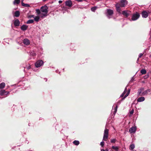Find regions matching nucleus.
I'll list each match as a JSON object with an SVG mask.
<instances>
[{
	"label": "nucleus",
	"instance_id": "nucleus-7",
	"mask_svg": "<svg viewBox=\"0 0 151 151\" xmlns=\"http://www.w3.org/2000/svg\"><path fill=\"white\" fill-rule=\"evenodd\" d=\"M9 91H6L4 89L0 91V95L1 96L6 95L9 94Z\"/></svg>",
	"mask_w": 151,
	"mask_h": 151
},
{
	"label": "nucleus",
	"instance_id": "nucleus-56",
	"mask_svg": "<svg viewBox=\"0 0 151 151\" xmlns=\"http://www.w3.org/2000/svg\"><path fill=\"white\" fill-rule=\"evenodd\" d=\"M64 68H63V71H64Z\"/></svg>",
	"mask_w": 151,
	"mask_h": 151
},
{
	"label": "nucleus",
	"instance_id": "nucleus-6",
	"mask_svg": "<svg viewBox=\"0 0 151 151\" xmlns=\"http://www.w3.org/2000/svg\"><path fill=\"white\" fill-rule=\"evenodd\" d=\"M137 130V127L136 126L132 127L129 129V132L130 133H135Z\"/></svg>",
	"mask_w": 151,
	"mask_h": 151
},
{
	"label": "nucleus",
	"instance_id": "nucleus-44",
	"mask_svg": "<svg viewBox=\"0 0 151 151\" xmlns=\"http://www.w3.org/2000/svg\"><path fill=\"white\" fill-rule=\"evenodd\" d=\"M117 106H116L114 108V110L115 112H116L117 111Z\"/></svg>",
	"mask_w": 151,
	"mask_h": 151
},
{
	"label": "nucleus",
	"instance_id": "nucleus-58",
	"mask_svg": "<svg viewBox=\"0 0 151 151\" xmlns=\"http://www.w3.org/2000/svg\"><path fill=\"white\" fill-rule=\"evenodd\" d=\"M72 45H74L73 44H71Z\"/></svg>",
	"mask_w": 151,
	"mask_h": 151
},
{
	"label": "nucleus",
	"instance_id": "nucleus-27",
	"mask_svg": "<svg viewBox=\"0 0 151 151\" xmlns=\"http://www.w3.org/2000/svg\"><path fill=\"white\" fill-rule=\"evenodd\" d=\"M34 20L36 22H37L39 21L40 18L39 16H36L35 17H34Z\"/></svg>",
	"mask_w": 151,
	"mask_h": 151
},
{
	"label": "nucleus",
	"instance_id": "nucleus-26",
	"mask_svg": "<svg viewBox=\"0 0 151 151\" xmlns=\"http://www.w3.org/2000/svg\"><path fill=\"white\" fill-rule=\"evenodd\" d=\"M34 20L33 19H29L27 21L26 23L27 24L32 23L34 22Z\"/></svg>",
	"mask_w": 151,
	"mask_h": 151
},
{
	"label": "nucleus",
	"instance_id": "nucleus-16",
	"mask_svg": "<svg viewBox=\"0 0 151 151\" xmlns=\"http://www.w3.org/2000/svg\"><path fill=\"white\" fill-rule=\"evenodd\" d=\"M37 51L40 54H42L43 53V49L41 47H39L38 48Z\"/></svg>",
	"mask_w": 151,
	"mask_h": 151
},
{
	"label": "nucleus",
	"instance_id": "nucleus-31",
	"mask_svg": "<svg viewBox=\"0 0 151 151\" xmlns=\"http://www.w3.org/2000/svg\"><path fill=\"white\" fill-rule=\"evenodd\" d=\"M36 12L38 15H40L41 13L39 9H37L36 10Z\"/></svg>",
	"mask_w": 151,
	"mask_h": 151
},
{
	"label": "nucleus",
	"instance_id": "nucleus-3",
	"mask_svg": "<svg viewBox=\"0 0 151 151\" xmlns=\"http://www.w3.org/2000/svg\"><path fill=\"white\" fill-rule=\"evenodd\" d=\"M48 7L46 5L43 6L41 7L40 8L41 11L42 12H44L45 13V14H43V16H47L46 14H47L48 12Z\"/></svg>",
	"mask_w": 151,
	"mask_h": 151
},
{
	"label": "nucleus",
	"instance_id": "nucleus-46",
	"mask_svg": "<svg viewBox=\"0 0 151 151\" xmlns=\"http://www.w3.org/2000/svg\"><path fill=\"white\" fill-rule=\"evenodd\" d=\"M62 1L61 0H59L58 1V2L59 4H61L62 3Z\"/></svg>",
	"mask_w": 151,
	"mask_h": 151
},
{
	"label": "nucleus",
	"instance_id": "nucleus-40",
	"mask_svg": "<svg viewBox=\"0 0 151 151\" xmlns=\"http://www.w3.org/2000/svg\"><path fill=\"white\" fill-rule=\"evenodd\" d=\"M139 90L142 92V91H144V89L143 88H140L139 89Z\"/></svg>",
	"mask_w": 151,
	"mask_h": 151
},
{
	"label": "nucleus",
	"instance_id": "nucleus-20",
	"mask_svg": "<svg viewBox=\"0 0 151 151\" xmlns=\"http://www.w3.org/2000/svg\"><path fill=\"white\" fill-rule=\"evenodd\" d=\"M98 8V7L97 6H94L92 7L91 8V10L92 12H94Z\"/></svg>",
	"mask_w": 151,
	"mask_h": 151
},
{
	"label": "nucleus",
	"instance_id": "nucleus-9",
	"mask_svg": "<svg viewBox=\"0 0 151 151\" xmlns=\"http://www.w3.org/2000/svg\"><path fill=\"white\" fill-rule=\"evenodd\" d=\"M65 3L66 6L70 7H71L72 6V1L70 0H68L65 1Z\"/></svg>",
	"mask_w": 151,
	"mask_h": 151
},
{
	"label": "nucleus",
	"instance_id": "nucleus-4",
	"mask_svg": "<svg viewBox=\"0 0 151 151\" xmlns=\"http://www.w3.org/2000/svg\"><path fill=\"white\" fill-rule=\"evenodd\" d=\"M43 64L44 62L43 61L40 60L36 61L35 63V65L36 68H38L43 65Z\"/></svg>",
	"mask_w": 151,
	"mask_h": 151
},
{
	"label": "nucleus",
	"instance_id": "nucleus-57",
	"mask_svg": "<svg viewBox=\"0 0 151 151\" xmlns=\"http://www.w3.org/2000/svg\"><path fill=\"white\" fill-rule=\"evenodd\" d=\"M34 70V71H36V70Z\"/></svg>",
	"mask_w": 151,
	"mask_h": 151
},
{
	"label": "nucleus",
	"instance_id": "nucleus-34",
	"mask_svg": "<svg viewBox=\"0 0 151 151\" xmlns=\"http://www.w3.org/2000/svg\"><path fill=\"white\" fill-rule=\"evenodd\" d=\"M116 11L118 12H119V13H120L121 10L120 9V7H117L116 8Z\"/></svg>",
	"mask_w": 151,
	"mask_h": 151
},
{
	"label": "nucleus",
	"instance_id": "nucleus-33",
	"mask_svg": "<svg viewBox=\"0 0 151 151\" xmlns=\"http://www.w3.org/2000/svg\"><path fill=\"white\" fill-rule=\"evenodd\" d=\"M116 141V139H111L110 142L111 143H115Z\"/></svg>",
	"mask_w": 151,
	"mask_h": 151
},
{
	"label": "nucleus",
	"instance_id": "nucleus-37",
	"mask_svg": "<svg viewBox=\"0 0 151 151\" xmlns=\"http://www.w3.org/2000/svg\"><path fill=\"white\" fill-rule=\"evenodd\" d=\"M120 4H119L118 3H117L115 5V6H116V8L118 7H120Z\"/></svg>",
	"mask_w": 151,
	"mask_h": 151
},
{
	"label": "nucleus",
	"instance_id": "nucleus-41",
	"mask_svg": "<svg viewBox=\"0 0 151 151\" xmlns=\"http://www.w3.org/2000/svg\"><path fill=\"white\" fill-rule=\"evenodd\" d=\"M75 1H77L78 2H82L83 1H85V0H75Z\"/></svg>",
	"mask_w": 151,
	"mask_h": 151
},
{
	"label": "nucleus",
	"instance_id": "nucleus-42",
	"mask_svg": "<svg viewBox=\"0 0 151 151\" xmlns=\"http://www.w3.org/2000/svg\"><path fill=\"white\" fill-rule=\"evenodd\" d=\"M125 94V93H123L120 96V97H123L124 96V94Z\"/></svg>",
	"mask_w": 151,
	"mask_h": 151
},
{
	"label": "nucleus",
	"instance_id": "nucleus-1",
	"mask_svg": "<svg viewBox=\"0 0 151 151\" xmlns=\"http://www.w3.org/2000/svg\"><path fill=\"white\" fill-rule=\"evenodd\" d=\"M105 14L108 18L110 19L114 14L113 11L110 9H107L105 11Z\"/></svg>",
	"mask_w": 151,
	"mask_h": 151
},
{
	"label": "nucleus",
	"instance_id": "nucleus-48",
	"mask_svg": "<svg viewBox=\"0 0 151 151\" xmlns=\"http://www.w3.org/2000/svg\"><path fill=\"white\" fill-rule=\"evenodd\" d=\"M25 143H27L28 144L29 143V142L26 139L25 140Z\"/></svg>",
	"mask_w": 151,
	"mask_h": 151
},
{
	"label": "nucleus",
	"instance_id": "nucleus-19",
	"mask_svg": "<svg viewBox=\"0 0 151 151\" xmlns=\"http://www.w3.org/2000/svg\"><path fill=\"white\" fill-rule=\"evenodd\" d=\"M21 4L22 6L25 7H29L30 6L29 5L27 4L24 3L23 1L22 2Z\"/></svg>",
	"mask_w": 151,
	"mask_h": 151
},
{
	"label": "nucleus",
	"instance_id": "nucleus-52",
	"mask_svg": "<svg viewBox=\"0 0 151 151\" xmlns=\"http://www.w3.org/2000/svg\"><path fill=\"white\" fill-rule=\"evenodd\" d=\"M105 151H108V149L107 148V149H106L105 150Z\"/></svg>",
	"mask_w": 151,
	"mask_h": 151
},
{
	"label": "nucleus",
	"instance_id": "nucleus-13",
	"mask_svg": "<svg viewBox=\"0 0 151 151\" xmlns=\"http://www.w3.org/2000/svg\"><path fill=\"white\" fill-rule=\"evenodd\" d=\"M28 27V26L25 24L22 25L20 29L21 30L23 31L26 30Z\"/></svg>",
	"mask_w": 151,
	"mask_h": 151
},
{
	"label": "nucleus",
	"instance_id": "nucleus-55",
	"mask_svg": "<svg viewBox=\"0 0 151 151\" xmlns=\"http://www.w3.org/2000/svg\"><path fill=\"white\" fill-rule=\"evenodd\" d=\"M55 72H56V73H58V70H56L55 71Z\"/></svg>",
	"mask_w": 151,
	"mask_h": 151
},
{
	"label": "nucleus",
	"instance_id": "nucleus-22",
	"mask_svg": "<svg viewBox=\"0 0 151 151\" xmlns=\"http://www.w3.org/2000/svg\"><path fill=\"white\" fill-rule=\"evenodd\" d=\"M135 147V145L134 144H132L129 146V149L131 150H133Z\"/></svg>",
	"mask_w": 151,
	"mask_h": 151
},
{
	"label": "nucleus",
	"instance_id": "nucleus-8",
	"mask_svg": "<svg viewBox=\"0 0 151 151\" xmlns=\"http://www.w3.org/2000/svg\"><path fill=\"white\" fill-rule=\"evenodd\" d=\"M23 44L26 45H28L30 44V40L27 38L24 39L22 41Z\"/></svg>",
	"mask_w": 151,
	"mask_h": 151
},
{
	"label": "nucleus",
	"instance_id": "nucleus-10",
	"mask_svg": "<svg viewBox=\"0 0 151 151\" xmlns=\"http://www.w3.org/2000/svg\"><path fill=\"white\" fill-rule=\"evenodd\" d=\"M141 14L142 17L144 18H147L149 15L148 13L145 11H143L142 12Z\"/></svg>",
	"mask_w": 151,
	"mask_h": 151
},
{
	"label": "nucleus",
	"instance_id": "nucleus-25",
	"mask_svg": "<svg viewBox=\"0 0 151 151\" xmlns=\"http://www.w3.org/2000/svg\"><path fill=\"white\" fill-rule=\"evenodd\" d=\"M73 144L74 145H79V143H80V142H79V141H78V140H74L73 142Z\"/></svg>",
	"mask_w": 151,
	"mask_h": 151
},
{
	"label": "nucleus",
	"instance_id": "nucleus-36",
	"mask_svg": "<svg viewBox=\"0 0 151 151\" xmlns=\"http://www.w3.org/2000/svg\"><path fill=\"white\" fill-rule=\"evenodd\" d=\"M104 142L103 141H102L100 143V145L101 146V147H104Z\"/></svg>",
	"mask_w": 151,
	"mask_h": 151
},
{
	"label": "nucleus",
	"instance_id": "nucleus-11",
	"mask_svg": "<svg viewBox=\"0 0 151 151\" xmlns=\"http://www.w3.org/2000/svg\"><path fill=\"white\" fill-rule=\"evenodd\" d=\"M14 24L15 27H18L20 25V22L18 19H16L14 20Z\"/></svg>",
	"mask_w": 151,
	"mask_h": 151
},
{
	"label": "nucleus",
	"instance_id": "nucleus-38",
	"mask_svg": "<svg viewBox=\"0 0 151 151\" xmlns=\"http://www.w3.org/2000/svg\"><path fill=\"white\" fill-rule=\"evenodd\" d=\"M149 77V75H147L145 76H144V78L145 79H147V78H148Z\"/></svg>",
	"mask_w": 151,
	"mask_h": 151
},
{
	"label": "nucleus",
	"instance_id": "nucleus-50",
	"mask_svg": "<svg viewBox=\"0 0 151 151\" xmlns=\"http://www.w3.org/2000/svg\"><path fill=\"white\" fill-rule=\"evenodd\" d=\"M32 55H33V56H35V55H36V54H35V53H33V54H32Z\"/></svg>",
	"mask_w": 151,
	"mask_h": 151
},
{
	"label": "nucleus",
	"instance_id": "nucleus-32",
	"mask_svg": "<svg viewBox=\"0 0 151 151\" xmlns=\"http://www.w3.org/2000/svg\"><path fill=\"white\" fill-rule=\"evenodd\" d=\"M147 91L146 90L142 93V96H143L146 95H147Z\"/></svg>",
	"mask_w": 151,
	"mask_h": 151
},
{
	"label": "nucleus",
	"instance_id": "nucleus-5",
	"mask_svg": "<svg viewBox=\"0 0 151 151\" xmlns=\"http://www.w3.org/2000/svg\"><path fill=\"white\" fill-rule=\"evenodd\" d=\"M127 86L124 89V92H123V93H124L125 94L127 92V93H126V94L125 95L123 99H124L125 98L127 97L129 95V94L130 91V89L129 88L128 89V91H127Z\"/></svg>",
	"mask_w": 151,
	"mask_h": 151
},
{
	"label": "nucleus",
	"instance_id": "nucleus-59",
	"mask_svg": "<svg viewBox=\"0 0 151 151\" xmlns=\"http://www.w3.org/2000/svg\"><path fill=\"white\" fill-rule=\"evenodd\" d=\"M22 1H23V0H22Z\"/></svg>",
	"mask_w": 151,
	"mask_h": 151
},
{
	"label": "nucleus",
	"instance_id": "nucleus-15",
	"mask_svg": "<svg viewBox=\"0 0 151 151\" xmlns=\"http://www.w3.org/2000/svg\"><path fill=\"white\" fill-rule=\"evenodd\" d=\"M122 15L124 16L126 18H127L129 16V14L127 12V11H123L122 12Z\"/></svg>",
	"mask_w": 151,
	"mask_h": 151
},
{
	"label": "nucleus",
	"instance_id": "nucleus-53",
	"mask_svg": "<svg viewBox=\"0 0 151 151\" xmlns=\"http://www.w3.org/2000/svg\"><path fill=\"white\" fill-rule=\"evenodd\" d=\"M139 58H138L137 59V63H138V60H139Z\"/></svg>",
	"mask_w": 151,
	"mask_h": 151
},
{
	"label": "nucleus",
	"instance_id": "nucleus-28",
	"mask_svg": "<svg viewBox=\"0 0 151 151\" xmlns=\"http://www.w3.org/2000/svg\"><path fill=\"white\" fill-rule=\"evenodd\" d=\"M109 130L107 129H105L104 133V134L108 135Z\"/></svg>",
	"mask_w": 151,
	"mask_h": 151
},
{
	"label": "nucleus",
	"instance_id": "nucleus-24",
	"mask_svg": "<svg viewBox=\"0 0 151 151\" xmlns=\"http://www.w3.org/2000/svg\"><path fill=\"white\" fill-rule=\"evenodd\" d=\"M108 137V135H104L103 140L104 141H106Z\"/></svg>",
	"mask_w": 151,
	"mask_h": 151
},
{
	"label": "nucleus",
	"instance_id": "nucleus-39",
	"mask_svg": "<svg viewBox=\"0 0 151 151\" xmlns=\"http://www.w3.org/2000/svg\"><path fill=\"white\" fill-rule=\"evenodd\" d=\"M143 55V54L142 53H140L139 54L138 56V58H140Z\"/></svg>",
	"mask_w": 151,
	"mask_h": 151
},
{
	"label": "nucleus",
	"instance_id": "nucleus-43",
	"mask_svg": "<svg viewBox=\"0 0 151 151\" xmlns=\"http://www.w3.org/2000/svg\"><path fill=\"white\" fill-rule=\"evenodd\" d=\"M134 76H133V77H132V78L131 81L132 82V81L134 80Z\"/></svg>",
	"mask_w": 151,
	"mask_h": 151
},
{
	"label": "nucleus",
	"instance_id": "nucleus-2",
	"mask_svg": "<svg viewBox=\"0 0 151 151\" xmlns=\"http://www.w3.org/2000/svg\"><path fill=\"white\" fill-rule=\"evenodd\" d=\"M140 16V14L137 12H136L133 14L131 20L130 21H135L138 19Z\"/></svg>",
	"mask_w": 151,
	"mask_h": 151
},
{
	"label": "nucleus",
	"instance_id": "nucleus-47",
	"mask_svg": "<svg viewBox=\"0 0 151 151\" xmlns=\"http://www.w3.org/2000/svg\"><path fill=\"white\" fill-rule=\"evenodd\" d=\"M147 91V93L148 92H150L151 91V90L150 89H148L146 90Z\"/></svg>",
	"mask_w": 151,
	"mask_h": 151
},
{
	"label": "nucleus",
	"instance_id": "nucleus-17",
	"mask_svg": "<svg viewBox=\"0 0 151 151\" xmlns=\"http://www.w3.org/2000/svg\"><path fill=\"white\" fill-rule=\"evenodd\" d=\"M20 14V12L19 11H17L15 12L14 14V16L16 17H19Z\"/></svg>",
	"mask_w": 151,
	"mask_h": 151
},
{
	"label": "nucleus",
	"instance_id": "nucleus-14",
	"mask_svg": "<svg viewBox=\"0 0 151 151\" xmlns=\"http://www.w3.org/2000/svg\"><path fill=\"white\" fill-rule=\"evenodd\" d=\"M145 100V98L144 97L141 96L138 98L137 100L138 102H140L144 101Z\"/></svg>",
	"mask_w": 151,
	"mask_h": 151
},
{
	"label": "nucleus",
	"instance_id": "nucleus-12",
	"mask_svg": "<svg viewBox=\"0 0 151 151\" xmlns=\"http://www.w3.org/2000/svg\"><path fill=\"white\" fill-rule=\"evenodd\" d=\"M127 2L126 0H122L120 2V6L122 7H124L125 6V4Z\"/></svg>",
	"mask_w": 151,
	"mask_h": 151
},
{
	"label": "nucleus",
	"instance_id": "nucleus-21",
	"mask_svg": "<svg viewBox=\"0 0 151 151\" xmlns=\"http://www.w3.org/2000/svg\"><path fill=\"white\" fill-rule=\"evenodd\" d=\"M140 72L142 74L144 75L146 73L147 71L145 69H142L141 70Z\"/></svg>",
	"mask_w": 151,
	"mask_h": 151
},
{
	"label": "nucleus",
	"instance_id": "nucleus-45",
	"mask_svg": "<svg viewBox=\"0 0 151 151\" xmlns=\"http://www.w3.org/2000/svg\"><path fill=\"white\" fill-rule=\"evenodd\" d=\"M31 68V67H30V66H28L27 67V69H28V70H29V69H30Z\"/></svg>",
	"mask_w": 151,
	"mask_h": 151
},
{
	"label": "nucleus",
	"instance_id": "nucleus-23",
	"mask_svg": "<svg viewBox=\"0 0 151 151\" xmlns=\"http://www.w3.org/2000/svg\"><path fill=\"white\" fill-rule=\"evenodd\" d=\"M20 3V0H14L13 1L14 5L19 4Z\"/></svg>",
	"mask_w": 151,
	"mask_h": 151
},
{
	"label": "nucleus",
	"instance_id": "nucleus-18",
	"mask_svg": "<svg viewBox=\"0 0 151 151\" xmlns=\"http://www.w3.org/2000/svg\"><path fill=\"white\" fill-rule=\"evenodd\" d=\"M5 83L4 82H2L0 84V89H2L4 88Z\"/></svg>",
	"mask_w": 151,
	"mask_h": 151
},
{
	"label": "nucleus",
	"instance_id": "nucleus-49",
	"mask_svg": "<svg viewBox=\"0 0 151 151\" xmlns=\"http://www.w3.org/2000/svg\"><path fill=\"white\" fill-rule=\"evenodd\" d=\"M34 15H32L31 16V17H30V18H31V17H33L34 18Z\"/></svg>",
	"mask_w": 151,
	"mask_h": 151
},
{
	"label": "nucleus",
	"instance_id": "nucleus-54",
	"mask_svg": "<svg viewBox=\"0 0 151 151\" xmlns=\"http://www.w3.org/2000/svg\"><path fill=\"white\" fill-rule=\"evenodd\" d=\"M47 0H42V1L43 2H45Z\"/></svg>",
	"mask_w": 151,
	"mask_h": 151
},
{
	"label": "nucleus",
	"instance_id": "nucleus-35",
	"mask_svg": "<svg viewBox=\"0 0 151 151\" xmlns=\"http://www.w3.org/2000/svg\"><path fill=\"white\" fill-rule=\"evenodd\" d=\"M134 112V109H132L129 112V113L131 115L130 116H131L133 114Z\"/></svg>",
	"mask_w": 151,
	"mask_h": 151
},
{
	"label": "nucleus",
	"instance_id": "nucleus-51",
	"mask_svg": "<svg viewBox=\"0 0 151 151\" xmlns=\"http://www.w3.org/2000/svg\"><path fill=\"white\" fill-rule=\"evenodd\" d=\"M101 151H105L104 149H102L101 150Z\"/></svg>",
	"mask_w": 151,
	"mask_h": 151
},
{
	"label": "nucleus",
	"instance_id": "nucleus-30",
	"mask_svg": "<svg viewBox=\"0 0 151 151\" xmlns=\"http://www.w3.org/2000/svg\"><path fill=\"white\" fill-rule=\"evenodd\" d=\"M142 92L140 91L139 89L138 90V92L137 93V95L138 96H142Z\"/></svg>",
	"mask_w": 151,
	"mask_h": 151
},
{
	"label": "nucleus",
	"instance_id": "nucleus-29",
	"mask_svg": "<svg viewBox=\"0 0 151 151\" xmlns=\"http://www.w3.org/2000/svg\"><path fill=\"white\" fill-rule=\"evenodd\" d=\"M113 149H114L117 151L118 150L119 148L118 146H112L111 147Z\"/></svg>",
	"mask_w": 151,
	"mask_h": 151
}]
</instances>
